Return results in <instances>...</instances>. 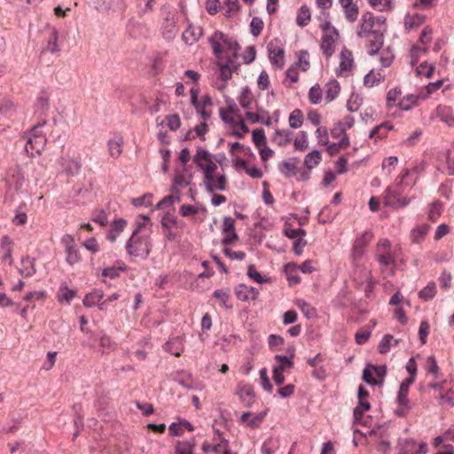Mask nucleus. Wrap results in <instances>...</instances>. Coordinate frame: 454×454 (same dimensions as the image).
<instances>
[{"mask_svg": "<svg viewBox=\"0 0 454 454\" xmlns=\"http://www.w3.org/2000/svg\"><path fill=\"white\" fill-rule=\"evenodd\" d=\"M193 161L203 171L204 184L207 193H213L212 181H214L215 172L217 169L216 164L213 161L212 154L206 149L199 147L196 154L193 156Z\"/></svg>", "mask_w": 454, "mask_h": 454, "instance_id": "obj_1", "label": "nucleus"}, {"mask_svg": "<svg viewBox=\"0 0 454 454\" xmlns=\"http://www.w3.org/2000/svg\"><path fill=\"white\" fill-rule=\"evenodd\" d=\"M208 41L215 58L221 59L223 53V49L221 43L224 44L227 50L232 52L231 57L232 59L238 57V51L240 49L239 43L222 31H215L214 35L209 37Z\"/></svg>", "mask_w": 454, "mask_h": 454, "instance_id": "obj_2", "label": "nucleus"}, {"mask_svg": "<svg viewBox=\"0 0 454 454\" xmlns=\"http://www.w3.org/2000/svg\"><path fill=\"white\" fill-rule=\"evenodd\" d=\"M215 433L217 434V438H213V443L204 442L202 446L203 452L206 454L211 452L214 454H235L231 451L229 441L222 437L219 429H215Z\"/></svg>", "mask_w": 454, "mask_h": 454, "instance_id": "obj_3", "label": "nucleus"}, {"mask_svg": "<svg viewBox=\"0 0 454 454\" xmlns=\"http://www.w3.org/2000/svg\"><path fill=\"white\" fill-rule=\"evenodd\" d=\"M373 238L372 232L366 231L356 237L352 247V261L356 263L365 253V248Z\"/></svg>", "mask_w": 454, "mask_h": 454, "instance_id": "obj_4", "label": "nucleus"}, {"mask_svg": "<svg viewBox=\"0 0 454 454\" xmlns=\"http://www.w3.org/2000/svg\"><path fill=\"white\" fill-rule=\"evenodd\" d=\"M279 43L277 39L270 41L267 45V49L270 63L277 68L281 69L285 65V50Z\"/></svg>", "mask_w": 454, "mask_h": 454, "instance_id": "obj_5", "label": "nucleus"}, {"mask_svg": "<svg viewBox=\"0 0 454 454\" xmlns=\"http://www.w3.org/2000/svg\"><path fill=\"white\" fill-rule=\"evenodd\" d=\"M25 138L27 139L25 150L31 156H34L35 153L40 154L47 142L44 135L25 136Z\"/></svg>", "mask_w": 454, "mask_h": 454, "instance_id": "obj_6", "label": "nucleus"}, {"mask_svg": "<svg viewBox=\"0 0 454 454\" xmlns=\"http://www.w3.org/2000/svg\"><path fill=\"white\" fill-rule=\"evenodd\" d=\"M241 403L247 407L251 408L255 400V393L252 385L246 383H239L236 391Z\"/></svg>", "mask_w": 454, "mask_h": 454, "instance_id": "obj_7", "label": "nucleus"}, {"mask_svg": "<svg viewBox=\"0 0 454 454\" xmlns=\"http://www.w3.org/2000/svg\"><path fill=\"white\" fill-rule=\"evenodd\" d=\"M223 245H230L238 239V234L235 230V221L231 216H224L223 220Z\"/></svg>", "mask_w": 454, "mask_h": 454, "instance_id": "obj_8", "label": "nucleus"}, {"mask_svg": "<svg viewBox=\"0 0 454 454\" xmlns=\"http://www.w3.org/2000/svg\"><path fill=\"white\" fill-rule=\"evenodd\" d=\"M35 113L38 114V119H46L50 108V96L46 91H42L35 103Z\"/></svg>", "mask_w": 454, "mask_h": 454, "instance_id": "obj_9", "label": "nucleus"}, {"mask_svg": "<svg viewBox=\"0 0 454 454\" xmlns=\"http://www.w3.org/2000/svg\"><path fill=\"white\" fill-rule=\"evenodd\" d=\"M372 39L369 41L368 44V54L374 56L378 54L384 43V35L380 30H373L372 32Z\"/></svg>", "mask_w": 454, "mask_h": 454, "instance_id": "obj_10", "label": "nucleus"}, {"mask_svg": "<svg viewBox=\"0 0 454 454\" xmlns=\"http://www.w3.org/2000/svg\"><path fill=\"white\" fill-rule=\"evenodd\" d=\"M245 116L252 123L260 122L265 126H270L272 123L269 113L262 108H258V113H253L248 111L245 114Z\"/></svg>", "mask_w": 454, "mask_h": 454, "instance_id": "obj_11", "label": "nucleus"}, {"mask_svg": "<svg viewBox=\"0 0 454 454\" xmlns=\"http://www.w3.org/2000/svg\"><path fill=\"white\" fill-rule=\"evenodd\" d=\"M136 224H137V227L134 230L130 239L127 242L126 249L130 255L138 257V256H140L139 249L138 248L133 249V243H136V244L138 242L141 243V237H137V236L141 231V229L145 226V223H139L137 221Z\"/></svg>", "mask_w": 454, "mask_h": 454, "instance_id": "obj_12", "label": "nucleus"}, {"mask_svg": "<svg viewBox=\"0 0 454 454\" xmlns=\"http://www.w3.org/2000/svg\"><path fill=\"white\" fill-rule=\"evenodd\" d=\"M236 296L240 301L255 300L259 294L256 288L239 284L235 290Z\"/></svg>", "mask_w": 454, "mask_h": 454, "instance_id": "obj_13", "label": "nucleus"}, {"mask_svg": "<svg viewBox=\"0 0 454 454\" xmlns=\"http://www.w3.org/2000/svg\"><path fill=\"white\" fill-rule=\"evenodd\" d=\"M161 226L163 229L166 230V238L169 241H173L176 239V234L174 233L171 231V226H176L177 225V220L176 216L167 213L162 218H161Z\"/></svg>", "mask_w": 454, "mask_h": 454, "instance_id": "obj_14", "label": "nucleus"}, {"mask_svg": "<svg viewBox=\"0 0 454 454\" xmlns=\"http://www.w3.org/2000/svg\"><path fill=\"white\" fill-rule=\"evenodd\" d=\"M415 380H413L412 378H406L402 381L400 384L399 391L397 393L396 396V403L398 404H408L410 403V401L408 399L409 395V388L411 385L414 383Z\"/></svg>", "mask_w": 454, "mask_h": 454, "instance_id": "obj_15", "label": "nucleus"}, {"mask_svg": "<svg viewBox=\"0 0 454 454\" xmlns=\"http://www.w3.org/2000/svg\"><path fill=\"white\" fill-rule=\"evenodd\" d=\"M298 162L299 159L296 157L283 160L279 165V170L286 178H290L297 174Z\"/></svg>", "mask_w": 454, "mask_h": 454, "instance_id": "obj_16", "label": "nucleus"}, {"mask_svg": "<svg viewBox=\"0 0 454 454\" xmlns=\"http://www.w3.org/2000/svg\"><path fill=\"white\" fill-rule=\"evenodd\" d=\"M202 35V28L200 27L189 26L182 35L183 41L189 45L195 43Z\"/></svg>", "mask_w": 454, "mask_h": 454, "instance_id": "obj_17", "label": "nucleus"}, {"mask_svg": "<svg viewBox=\"0 0 454 454\" xmlns=\"http://www.w3.org/2000/svg\"><path fill=\"white\" fill-rule=\"evenodd\" d=\"M164 349L175 356H180L184 350L182 338L177 336L170 339L168 342L165 343Z\"/></svg>", "mask_w": 454, "mask_h": 454, "instance_id": "obj_18", "label": "nucleus"}, {"mask_svg": "<svg viewBox=\"0 0 454 454\" xmlns=\"http://www.w3.org/2000/svg\"><path fill=\"white\" fill-rule=\"evenodd\" d=\"M340 86L339 82L334 79L329 81L325 84V101L329 103V102H332L333 100H334L340 94Z\"/></svg>", "mask_w": 454, "mask_h": 454, "instance_id": "obj_19", "label": "nucleus"}, {"mask_svg": "<svg viewBox=\"0 0 454 454\" xmlns=\"http://www.w3.org/2000/svg\"><path fill=\"white\" fill-rule=\"evenodd\" d=\"M122 137L117 136L114 139H110L107 143L110 156L117 159L122 153Z\"/></svg>", "mask_w": 454, "mask_h": 454, "instance_id": "obj_20", "label": "nucleus"}, {"mask_svg": "<svg viewBox=\"0 0 454 454\" xmlns=\"http://www.w3.org/2000/svg\"><path fill=\"white\" fill-rule=\"evenodd\" d=\"M127 225V221L124 219L114 220L111 224V230L107 234V239L114 242L119 234L124 230Z\"/></svg>", "mask_w": 454, "mask_h": 454, "instance_id": "obj_21", "label": "nucleus"}, {"mask_svg": "<svg viewBox=\"0 0 454 454\" xmlns=\"http://www.w3.org/2000/svg\"><path fill=\"white\" fill-rule=\"evenodd\" d=\"M220 67V76L222 80L227 82L231 78L232 71L237 70V67L234 64V59L228 57L225 64H218Z\"/></svg>", "mask_w": 454, "mask_h": 454, "instance_id": "obj_22", "label": "nucleus"}, {"mask_svg": "<svg viewBox=\"0 0 454 454\" xmlns=\"http://www.w3.org/2000/svg\"><path fill=\"white\" fill-rule=\"evenodd\" d=\"M417 448V442L411 438L399 439L397 443V454H411Z\"/></svg>", "mask_w": 454, "mask_h": 454, "instance_id": "obj_23", "label": "nucleus"}, {"mask_svg": "<svg viewBox=\"0 0 454 454\" xmlns=\"http://www.w3.org/2000/svg\"><path fill=\"white\" fill-rule=\"evenodd\" d=\"M321 49L326 57H331L335 51V40L333 35H324L322 37Z\"/></svg>", "mask_w": 454, "mask_h": 454, "instance_id": "obj_24", "label": "nucleus"}, {"mask_svg": "<svg viewBox=\"0 0 454 454\" xmlns=\"http://www.w3.org/2000/svg\"><path fill=\"white\" fill-rule=\"evenodd\" d=\"M9 182L10 185L12 186L15 191H19L20 189H21L25 182V176L20 167H15L12 169V174Z\"/></svg>", "mask_w": 454, "mask_h": 454, "instance_id": "obj_25", "label": "nucleus"}, {"mask_svg": "<svg viewBox=\"0 0 454 454\" xmlns=\"http://www.w3.org/2000/svg\"><path fill=\"white\" fill-rule=\"evenodd\" d=\"M175 380L187 390L194 388L192 374L185 372L176 373Z\"/></svg>", "mask_w": 454, "mask_h": 454, "instance_id": "obj_26", "label": "nucleus"}, {"mask_svg": "<svg viewBox=\"0 0 454 454\" xmlns=\"http://www.w3.org/2000/svg\"><path fill=\"white\" fill-rule=\"evenodd\" d=\"M104 297V293L101 290H94L85 295L82 302L85 307L90 308L99 302Z\"/></svg>", "mask_w": 454, "mask_h": 454, "instance_id": "obj_27", "label": "nucleus"}, {"mask_svg": "<svg viewBox=\"0 0 454 454\" xmlns=\"http://www.w3.org/2000/svg\"><path fill=\"white\" fill-rule=\"evenodd\" d=\"M340 68L342 71H349L353 66V56L352 52L347 49H344L340 52Z\"/></svg>", "mask_w": 454, "mask_h": 454, "instance_id": "obj_28", "label": "nucleus"}, {"mask_svg": "<svg viewBox=\"0 0 454 454\" xmlns=\"http://www.w3.org/2000/svg\"><path fill=\"white\" fill-rule=\"evenodd\" d=\"M240 106L245 109H250L253 104V95L249 87L242 88L241 93L239 97Z\"/></svg>", "mask_w": 454, "mask_h": 454, "instance_id": "obj_29", "label": "nucleus"}, {"mask_svg": "<svg viewBox=\"0 0 454 454\" xmlns=\"http://www.w3.org/2000/svg\"><path fill=\"white\" fill-rule=\"evenodd\" d=\"M22 269H20V274L24 277H31L35 273V258L27 256L22 259L21 262Z\"/></svg>", "mask_w": 454, "mask_h": 454, "instance_id": "obj_30", "label": "nucleus"}, {"mask_svg": "<svg viewBox=\"0 0 454 454\" xmlns=\"http://www.w3.org/2000/svg\"><path fill=\"white\" fill-rule=\"evenodd\" d=\"M176 20L174 16L168 15L165 19L163 36L167 39H172L176 35Z\"/></svg>", "mask_w": 454, "mask_h": 454, "instance_id": "obj_31", "label": "nucleus"}, {"mask_svg": "<svg viewBox=\"0 0 454 454\" xmlns=\"http://www.w3.org/2000/svg\"><path fill=\"white\" fill-rule=\"evenodd\" d=\"M321 160V153L318 150H314L311 153H308L304 159V165L306 168L310 170L315 168L317 165L320 163Z\"/></svg>", "mask_w": 454, "mask_h": 454, "instance_id": "obj_32", "label": "nucleus"}, {"mask_svg": "<svg viewBox=\"0 0 454 454\" xmlns=\"http://www.w3.org/2000/svg\"><path fill=\"white\" fill-rule=\"evenodd\" d=\"M297 269L298 266L294 262H289L285 265V272L290 286L297 285L301 282V278L298 275H293V272H295Z\"/></svg>", "mask_w": 454, "mask_h": 454, "instance_id": "obj_33", "label": "nucleus"}, {"mask_svg": "<svg viewBox=\"0 0 454 454\" xmlns=\"http://www.w3.org/2000/svg\"><path fill=\"white\" fill-rule=\"evenodd\" d=\"M195 446V439L191 438L190 440L178 442L176 446V454H193L192 450Z\"/></svg>", "mask_w": 454, "mask_h": 454, "instance_id": "obj_34", "label": "nucleus"}, {"mask_svg": "<svg viewBox=\"0 0 454 454\" xmlns=\"http://www.w3.org/2000/svg\"><path fill=\"white\" fill-rule=\"evenodd\" d=\"M309 20H310L309 9L306 5H303L298 11L297 17H296V23L300 27H303L309 24Z\"/></svg>", "mask_w": 454, "mask_h": 454, "instance_id": "obj_35", "label": "nucleus"}, {"mask_svg": "<svg viewBox=\"0 0 454 454\" xmlns=\"http://www.w3.org/2000/svg\"><path fill=\"white\" fill-rule=\"evenodd\" d=\"M436 294V285L430 282L427 286L419 292V297L424 301L432 300Z\"/></svg>", "mask_w": 454, "mask_h": 454, "instance_id": "obj_36", "label": "nucleus"}, {"mask_svg": "<svg viewBox=\"0 0 454 454\" xmlns=\"http://www.w3.org/2000/svg\"><path fill=\"white\" fill-rule=\"evenodd\" d=\"M59 33L56 28H52L45 50L51 53H56L60 51L58 45Z\"/></svg>", "mask_w": 454, "mask_h": 454, "instance_id": "obj_37", "label": "nucleus"}, {"mask_svg": "<svg viewBox=\"0 0 454 454\" xmlns=\"http://www.w3.org/2000/svg\"><path fill=\"white\" fill-rule=\"evenodd\" d=\"M373 370L370 367V364L363 371V380L372 386H382L383 380H376L372 377Z\"/></svg>", "mask_w": 454, "mask_h": 454, "instance_id": "obj_38", "label": "nucleus"}, {"mask_svg": "<svg viewBox=\"0 0 454 454\" xmlns=\"http://www.w3.org/2000/svg\"><path fill=\"white\" fill-rule=\"evenodd\" d=\"M303 114L301 110L294 109L289 115V125L293 129L300 128L302 125Z\"/></svg>", "mask_w": 454, "mask_h": 454, "instance_id": "obj_39", "label": "nucleus"}, {"mask_svg": "<svg viewBox=\"0 0 454 454\" xmlns=\"http://www.w3.org/2000/svg\"><path fill=\"white\" fill-rule=\"evenodd\" d=\"M442 211V203L439 200L433 202L430 205L428 211V219L432 222H436Z\"/></svg>", "mask_w": 454, "mask_h": 454, "instance_id": "obj_40", "label": "nucleus"}, {"mask_svg": "<svg viewBox=\"0 0 454 454\" xmlns=\"http://www.w3.org/2000/svg\"><path fill=\"white\" fill-rule=\"evenodd\" d=\"M191 184L190 181H186L184 175L179 174L175 176L173 179V185L171 188V192L173 193H178L181 195V192L179 190V187H186Z\"/></svg>", "mask_w": 454, "mask_h": 454, "instance_id": "obj_41", "label": "nucleus"}, {"mask_svg": "<svg viewBox=\"0 0 454 454\" xmlns=\"http://www.w3.org/2000/svg\"><path fill=\"white\" fill-rule=\"evenodd\" d=\"M67 253V262L70 265H74L77 262H79L82 260L81 254L79 253V250L77 249L76 246H74L70 247L69 249H66Z\"/></svg>", "mask_w": 454, "mask_h": 454, "instance_id": "obj_42", "label": "nucleus"}, {"mask_svg": "<svg viewBox=\"0 0 454 454\" xmlns=\"http://www.w3.org/2000/svg\"><path fill=\"white\" fill-rule=\"evenodd\" d=\"M253 142L254 145L260 148L262 145L266 144V137L264 129L262 128L255 129L252 131Z\"/></svg>", "mask_w": 454, "mask_h": 454, "instance_id": "obj_43", "label": "nucleus"}, {"mask_svg": "<svg viewBox=\"0 0 454 454\" xmlns=\"http://www.w3.org/2000/svg\"><path fill=\"white\" fill-rule=\"evenodd\" d=\"M322 90L318 84L312 86L309 91V99L314 105H317L322 100Z\"/></svg>", "mask_w": 454, "mask_h": 454, "instance_id": "obj_44", "label": "nucleus"}, {"mask_svg": "<svg viewBox=\"0 0 454 454\" xmlns=\"http://www.w3.org/2000/svg\"><path fill=\"white\" fill-rule=\"evenodd\" d=\"M294 145L296 150L305 151L308 148V138L306 131H300L298 137L295 138Z\"/></svg>", "mask_w": 454, "mask_h": 454, "instance_id": "obj_45", "label": "nucleus"}, {"mask_svg": "<svg viewBox=\"0 0 454 454\" xmlns=\"http://www.w3.org/2000/svg\"><path fill=\"white\" fill-rule=\"evenodd\" d=\"M90 5L101 12H107L111 8L112 0H87Z\"/></svg>", "mask_w": 454, "mask_h": 454, "instance_id": "obj_46", "label": "nucleus"}, {"mask_svg": "<svg viewBox=\"0 0 454 454\" xmlns=\"http://www.w3.org/2000/svg\"><path fill=\"white\" fill-rule=\"evenodd\" d=\"M180 200H181L180 194L172 192V194L166 196L160 201H159L156 205V208L160 209L165 205L170 206V205L174 204L175 202H179Z\"/></svg>", "mask_w": 454, "mask_h": 454, "instance_id": "obj_47", "label": "nucleus"}, {"mask_svg": "<svg viewBox=\"0 0 454 454\" xmlns=\"http://www.w3.org/2000/svg\"><path fill=\"white\" fill-rule=\"evenodd\" d=\"M371 409V404L369 402L359 401L358 405L353 411V416L355 420H359L363 416L364 411H367Z\"/></svg>", "mask_w": 454, "mask_h": 454, "instance_id": "obj_48", "label": "nucleus"}, {"mask_svg": "<svg viewBox=\"0 0 454 454\" xmlns=\"http://www.w3.org/2000/svg\"><path fill=\"white\" fill-rule=\"evenodd\" d=\"M417 99L418 98L413 94L407 95L399 102L398 106L402 110L408 111L417 103Z\"/></svg>", "mask_w": 454, "mask_h": 454, "instance_id": "obj_49", "label": "nucleus"}, {"mask_svg": "<svg viewBox=\"0 0 454 454\" xmlns=\"http://www.w3.org/2000/svg\"><path fill=\"white\" fill-rule=\"evenodd\" d=\"M251 34L258 36L263 29V21L259 17H254L250 23Z\"/></svg>", "mask_w": 454, "mask_h": 454, "instance_id": "obj_50", "label": "nucleus"}, {"mask_svg": "<svg viewBox=\"0 0 454 454\" xmlns=\"http://www.w3.org/2000/svg\"><path fill=\"white\" fill-rule=\"evenodd\" d=\"M290 133V131L276 129L274 139L277 141L278 145L284 146L290 142V138L288 137Z\"/></svg>", "mask_w": 454, "mask_h": 454, "instance_id": "obj_51", "label": "nucleus"}, {"mask_svg": "<svg viewBox=\"0 0 454 454\" xmlns=\"http://www.w3.org/2000/svg\"><path fill=\"white\" fill-rule=\"evenodd\" d=\"M247 275L259 284L266 283L270 280L262 278L254 264L248 266Z\"/></svg>", "mask_w": 454, "mask_h": 454, "instance_id": "obj_52", "label": "nucleus"}, {"mask_svg": "<svg viewBox=\"0 0 454 454\" xmlns=\"http://www.w3.org/2000/svg\"><path fill=\"white\" fill-rule=\"evenodd\" d=\"M343 8L346 19L350 22H354L357 19L358 7L355 4H352Z\"/></svg>", "mask_w": 454, "mask_h": 454, "instance_id": "obj_53", "label": "nucleus"}, {"mask_svg": "<svg viewBox=\"0 0 454 454\" xmlns=\"http://www.w3.org/2000/svg\"><path fill=\"white\" fill-rule=\"evenodd\" d=\"M167 126L171 131H176L180 128L181 121L178 114H170L166 116Z\"/></svg>", "mask_w": 454, "mask_h": 454, "instance_id": "obj_54", "label": "nucleus"}, {"mask_svg": "<svg viewBox=\"0 0 454 454\" xmlns=\"http://www.w3.org/2000/svg\"><path fill=\"white\" fill-rule=\"evenodd\" d=\"M298 305L301 308L302 313L304 314V316L306 317L312 318V317H316V315H317L316 309L311 307L305 301H299Z\"/></svg>", "mask_w": 454, "mask_h": 454, "instance_id": "obj_55", "label": "nucleus"}, {"mask_svg": "<svg viewBox=\"0 0 454 454\" xmlns=\"http://www.w3.org/2000/svg\"><path fill=\"white\" fill-rule=\"evenodd\" d=\"M284 371L285 367L282 364L273 368V380L278 386L282 385L285 381Z\"/></svg>", "mask_w": 454, "mask_h": 454, "instance_id": "obj_56", "label": "nucleus"}, {"mask_svg": "<svg viewBox=\"0 0 454 454\" xmlns=\"http://www.w3.org/2000/svg\"><path fill=\"white\" fill-rule=\"evenodd\" d=\"M152 197L153 195L151 193H145L143 196L132 199V204L135 207H149L152 205Z\"/></svg>", "mask_w": 454, "mask_h": 454, "instance_id": "obj_57", "label": "nucleus"}, {"mask_svg": "<svg viewBox=\"0 0 454 454\" xmlns=\"http://www.w3.org/2000/svg\"><path fill=\"white\" fill-rule=\"evenodd\" d=\"M426 370L427 372L434 374L435 378H438L439 366L434 356H430L427 358Z\"/></svg>", "mask_w": 454, "mask_h": 454, "instance_id": "obj_58", "label": "nucleus"}, {"mask_svg": "<svg viewBox=\"0 0 454 454\" xmlns=\"http://www.w3.org/2000/svg\"><path fill=\"white\" fill-rule=\"evenodd\" d=\"M126 270L125 266L121 267H107L105 268L102 271V275L104 277H108L110 278H115L120 276V272Z\"/></svg>", "mask_w": 454, "mask_h": 454, "instance_id": "obj_59", "label": "nucleus"}, {"mask_svg": "<svg viewBox=\"0 0 454 454\" xmlns=\"http://www.w3.org/2000/svg\"><path fill=\"white\" fill-rule=\"evenodd\" d=\"M59 292L60 294L59 300L60 301L65 300L67 302H70L76 295V292L74 290L68 289L67 286H61Z\"/></svg>", "mask_w": 454, "mask_h": 454, "instance_id": "obj_60", "label": "nucleus"}, {"mask_svg": "<svg viewBox=\"0 0 454 454\" xmlns=\"http://www.w3.org/2000/svg\"><path fill=\"white\" fill-rule=\"evenodd\" d=\"M299 62L297 65H299L302 71H307L309 68V61L308 60L309 52L305 50L300 51L297 53Z\"/></svg>", "mask_w": 454, "mask_h": 454, "instance_id": "obj_61", "label": "nucleus"}, {"mask_svg": "<svg viewBox=\"0 0 454 454\" xmlns=\"http://www.w3.org/2000/svg\"><path fill=\"white\" fill-rule=\"evenodd\" d=\"M212 187L214 188V192L215 190L225 191L227 187V179L225 175H221L216 178L214 177V181H212Z\"/></svg>", "mask_w": 454, "mask_h": 454, "instance_id": "obj_62", "label": "nucleus"}, {"mask_svg": "<svg viewBox=\"0 0 454 454\" xmlns=\"http://www.w3.org/2000/svg\"><path fill=\"white\" fill-rule=\"evenodd\" d=\"M394 340V337L393 335L391 334H386L382 340H380V345H379V352L380 354H385L387 353L389 348H390V346H391V340Z\"/></svg>", "mask_w": 454, "mask_h": 454, "instance_id": "obj_63", "label": "nucleus"}, {"mask_svg": "<svg viewBox=\"0 0 454 454\" xmlns=\"http://www.w3.org/2000/svg\"><path fill=\"white\" fill-rule=\"evenodd\" d=\"M419 74H424L426 77L430 78L434 71L433 65H427V62L421 63L416 69Z\"/></svg>", "mask_w": 454, "mask_h": 454, "instance_id": "obj_64", "label": "nucleus"}]
</instances>
